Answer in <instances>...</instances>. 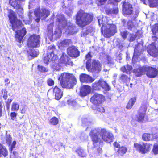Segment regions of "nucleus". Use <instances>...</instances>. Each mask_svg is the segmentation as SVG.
I'll use <instances>...</instances> for the list:
<instances>
[{
  "label": "nucleus",
  "mask_w": 158,
  "mask_h": 158,
  "mask_svg": "<svg viewBox=\"0 0 158 158\" xmlns=\"http://www.w3.org/2000/svg\"><path fill=\"white\" fill-rule=\"evenodd\" d=\"M75 22L79 27L83 28L90 24L93 20V14L80 10L75 15Z\"/></svg>",
  "instance_id": "1"
},
{
  "label": "nucleus",
  "mask_w": 158,
  "mask_h": 158,
  "mask_svg": "<svg viewBox=\"0 0 158 158\" xmlns=\"http://www.w3.org/2000/svg\"><path fill=\"white\" fill-rule=\"evenodd\" d=\"M58 80L60 81L61 85L63 88H72L77 83V80L74 75L67 73L61 74Z\"/></svg>",
  "instance_id": "2"
},
{
  "label": "nucleus",
  "mask_w": 158,
  "mask_h": 158,
  "mask_svg": "<svg viewBox=\"0 0 158 158\" xmlns=\"http://www.w3.org/2000/svg\"><path fill=\"white\" fill-rule=\"evenodd\" d=\"M101 31L105 37L109 38L117 32L116 26L113 24H103L101 27Z\"/></svg>",
  "instance_id": "3"
},
{
  "label": "nucleus",
  "mask_w": 158,
  "mask_h": 158,
  "mask_svg": "<svg viewBox=\"0 0 158 158\" xmlns=\"http://www.w3.org/2000/svg\"><path fill=\"white\" fill-rule=\"evenodd\" d=\"M8 16L10 23L11 25V28L13 31H15L16 27H22L23 25L22 21L17 19L15 12L12 10L10 9L8 10Z\"/></svg>",
  "instance_id": "4"
},
{
  "label": "nucleus",
  "mask_w": 158,
  "mask_h": 158,
  "mask_svg": "<svg viewBox=\"0 0 158 158\" xmlns=\"http://www.w3.org/2000/svg\"><path fill=\"white\" fill-rule=\"evenodd\" d=\"M102 65L99 61L89 59L86 63V68L89 72H99L101 70Z\"/></svg>",
  "instance_id": "5"
},
{
  "label": "nucleus",
  "mask_w": 158,
  "mask_h": 158,
  "mask_svg": "<svg viewBox=\"0 0 158 158\" xmlns=\"http://www.w3.org/2000/svg\"><path fill=\"white\" fill-rule=\"evenodd\" d=\"M40 35L33 34L29 36L27 39V45L28 48L39 47L40 44Z\"/></svg>",
  "instance_id": "6"
},
{
  "label": "nucleus",
  "mask_w": 158,
  "mask_h": 158,
  "mask_svg": "<svg viewBox=\"0 0 158 158\" xmlns=\"http://www.w3.org/2000/svg\"><path fill=\"white\" fill-rule=\"evenodd\" d=\"M92 89L95 91H100L101 89L106 91H109L111 89L110 87L106 82L102 79H100L93 83L92 85Z\"/></svg>",
  "instance_id": "7"
},
{
  "label": "nucleus",
  "mask_w": 158,
  "mask_h": 158,
  "mask_svg": "<svg viewBox=\"0 0 158 158\" xmlns=\"http://www.w3.org/2000/svg\"><path fill=\"white\" fill-rule=\"evenodd\" d=\"M147 109V105L144 103H142L137 111L135 115L136 121L139 123H143L144 120Z\"/></svg>",
  "instance_id": "8"
},
{
  "label": "nucleus",
  "mask_w": 158,
  "mask_h": 158,
  "mask_svg": "<svg viewBox=\"0 0 158 158\" xmlns=\"http://www.w3.org/2000/svg\"><path fill=\"white\" fill-rule=\"evenodd\" d=\"M152 145L147 143L142 142V144L135 143L134 144V147L137 150L142 154H145L149 152Z\"/></svg>",
  "instance_id": "9"
},
{
  "label": "nucleus",
  "mask_w": 158,
  "mask_h": 158,
  "mask_svg": "<svg viewBox=\"0 0 158 158\" xmlns=\"http://www.w3.org/2000/svg\"><path fill=\"white\" fill-rule=\"evenodd\" d=\"M90 101L93 105L98 106L105 101V97L102 94L95 93L91 97Z\"/></svg>",
  "instance_id": "10"
},
{
  "label": "nucleus",
  "mask_w": 158,
  "mask_h": 158,
  "mask_svg": "<svg viewBox=\"0 0 158 158\" xmlns=\"http://www.w3.org/2000/svg\"><path fill=\"white\" fill-rule=\"evenodd\" d=\"M97 132V130L94 129L91 130L89 133V135L92 142L93 148L97 147L98 144H100L101 143V139L98 137Z\"/></svg>",
  "instance_id": "11"
},
{
  "label": "nucleus",
  "mask_w": 158,
  "mask_h": 158,
  "mask_svg": "<svg viewBox=\"0 0 158 158\" xmlns=\"http://www.w3.org/2000/svg\"><path fill=\"white\" fill-rule=\"evenodd\" d=\"M100 135L103 141L108 143L112 142L114 138L113 134L108 132L105 128H102L100 130Z\"/></svg>",
  "instance_id": "12"
},
{
  "label": "nucleus",
  "mask_w": 158,
  "mask_h": 158,
  "mask_svg": "<svg viewBox=\"0 0 158 158\" xmlns=\"http://www.w3.org/2000/svg\"><path fill=\"white\" fill-rule=\"evenodd\" d=\"M146 74L149 78H153L156 77L158 75V69L156 66L152 67L150 66H146Z\"/></svg>",
  "instance_id": "13"
},
{
  "label": "nucleus",
  "mask_w": 158,
  "mask_h": 158,
  "mask_svg": "<svg viewBox=\"0 0 158 158\" xmlns=\"http://www.w3.org/2000/svg\"><path fill=\"white\" fill-rule=\"evenodd\" d=\"M27 33L26 29L23 28L21 29L15 31V40L19 43H23V38Z\"/></svg>",
  "instance_id": "14"
},
{
  "label": "nucleus",
  "mask_w": 158,
  "mask_h": 158,
  "mask_svg": "<svg viewBox=\"0 0 158 158\" xmlns=\"http://www.w3.org/2000/svg\"><path fill=\"white\" fill-rule=\"evenodd\" d=\"M122 11L124 15H130L133 12L132 5L129 3L124 2L122 5Z\"/></svg>",
  "instance_id": "15"
},
{
  "label": "nucleus",
  "mask_w": 158,
  "mask_h": 158,
  "mask_svg": "<svg viewBox=\"0 0 158 158\" xmlns=\"http://www.w3.org/2000/svg\"><path fill=\"white\" fill-rule=\"evenodd\" d=\"M21 0H9V3L14 9L16 10V12L18 15L23 13V9L21 5L18 3V2Z\"/></svg>",
  "instance_id": "16"
},
{
  "label": "nucleus",
  "mask_w": 158,
  "mask_h": 158,
  "mask_svg": "<svg viewBox=\"0 0 158 158\" xmlns=\"http://www.w3.org/2000/svg\"><path fill=\"white\" fill-rule=\"evenodd\" d=\"M67 53L70 57L76 58L80 56V52L74 46H71L68 48Z\"/></svg>",
  "instance_id": "17"
},
{
  "label": "nucleus",
  "mask_w": 158,
  "mask_h": 158,
  "mask_svg": "<svg viewBox=\"0 0 158 158\" xmlns=\"http://www.w3.org/2000/svg\"><path fill=\"white\" fill-rule=\"evenodd\" d=\"M64 26L63 28H66L68 34L73 35L77 32L76 30V27L72 24L71 22H68L66 25H65Z\"/></svg>",
  "instance_id": "18"
},
{
  "label": "nucleus",
  "mask_w": 158,
  "mask_h": 158,
  "mask_svg": "<svg viewBox=\"0 0 158 158\" xmlns=\"http://www.w3.org/2000/svg\"><path fill=\"white\" fill-rule=\"evenodd\" d=\"M79 78L81 82L83 83H91L94 80V79L91 76L85 73L81 74L80 75Z\"/></svg>",
  "instance_id": "19"
},
{
  "label": "nucleus",
  "mask_w": 158,
  "mask_h": 158,
  "mask_svg": "<svg viewBox=\"0 0 158 158\" xmlns=\"http://www.w3.org/2000/svg\"><path fill=\"white\" fill-rule=\"evenodd\" d=\"M53 94L55 96V99L56 100H59L63 95V91L57 85L53 88Z\"/></svg>",
  "instance_id": "20"
},
{
  "label": "nucleus",
  "mask_w": 158,
  "mask_h": 158,
  "mask_svg": "<svg viewBox=\"0 0 158 158\" xmlns=\"http://www.w3.org/2000/svg\"><path fill=\"white\" fill-rule=\"evenodd\" d=\"M147 51L148 53L151 56L156 57L158 55V50L155 45L151 44L148 48Z\"/></svg>",
  "instance_id": "21"
},
{
  "label": "nucleus",
  "mask_w": 158,
  "mask_h": 158,
  "mask_svg": "<svg viewBox=\"0 0 158 158\" xmlns=\"http://www.w3.org/2000/svg\"><path fill=\"white\" fill-rule=\"evenodd\" d=\"M91 91V87L88 85L82 86L81 88L80 94L81 96L84 97L90 93Z\"/></svg>",
  "instance_id": "22"
},
{
  "label": "nucleus",
  "mask_w": 158,
  "mask_h": 158,
  "mask_svg": "<svg viewBox=\"0 0 158 158\" xmlns=\"http://www.w3.org/2000/svg\"><path fill=\"white\" fill-rule=\"evenodd\" d=\"M127 148L124 146H122L118 148L115 153V155L116 156H123L127 151Z\"/></svg>",
  "instance_id": "23"
},
{
  "label": "nucleus",
  "mask_w": 158,
  "mask_h": 158,
  "mask_svg": "<svg viewBox=\"0 0 158 158\" xmlns=\"http://www.w3.org/2000/svg\"><path fill=\"white\" fill-rule=\"evenodd\" d=\"M146 66H140L133 70L136 76L140 77L143 75V73L146 72Z\"/></svg>",
  "instance_id": "24"
},
{
  "label": "nucleus",
  "mask_w": 158,
  "mask_h": 158,
  "mask_svg": "<svg viewBox=\"0 0 158 158\" xmlns=\"http://www.w3.org/2000/svg\"><path fill=\"white\" fill-rule=\"evenodd\" d=\"M57 21L59 23H62V27L64 28V26L66 25L68 22L67 21L64 16L63 15H60L57 16Z\"/></svg>",
  "instance_id": "25"
},
{
  "label": "nucleus",
  "mask_w": 158,
  "mask_h": 158,
  "mask_svg": "<svg viewBox=\"0 0 158 158\" xmlns=\"http://www.w3.org/2000/svg\"><path fill=\"white\" fill-rule=\"evenodd\" d=\"M60 63L64 64L65 65L70 64L68 56L65 53H63L59 60Z\"/></svg>",
  "instance_id": "26"
},
{
  "label": "nucleus",
  "mask_w": 158,
  "mask_h": 158,
  "mask_svg": "<svg viewBox=\"0 0 158 158\" xmlns=\"http://www.w3.org/2000/svg\"><path fill=\"white\" fill-rule=\"evenodd\" d=\"M137 100V97H132L128 101L126 106L127 109L129 110L132 108L133 106L135 104Z\"/></svg>",
  "instance_id": "27"
},
{
  "label": "nucleus",
  "mask_w": 158,
  "mask_h": 158,
  "mask_svg": "<svg viewBox=\"0 0 158 158\" xmlns=\"http://www.w3.org/2000/svg\"><path fill=\"white\" fill-rule=\"evenodd\" d=\"M8 155V151L2 145L0 144V157L2 155L6 157Z\"/></svg>",
  "instance_id": "28"
},
{
  "label": "nucleus",
  "mask_w": 158,
  "mask_h": 158,
  "mask_svg": "<svg viewBox=\"0 0 158 158\" xmlns=\"http://www.w3.org/2000/svg\"><path fill=\"white\" fill-rule=\"evenodd\" d=\"M120 79L121 81L124 83L129 82L130 80V77L124 74H122L120 77Z\"/></svg>",
  "instance_id": "29"
},
{
  "label": "nucleus",
  "mask_w": 158,
  "mask_h": 158,
  "mask_svg": "<svg viewBox=\"0 0 158 158\" xmlns=\"http://www.w3.org/2000/svg\"><path fill=\"white\" fill-rule=\"evenodd\" d=\"M76 152L78 154V156L80 157H84L86 156L84 150L81 148H77L76 150Z\"/></svg>",
  "instance_id": "30"
},
{
  "label": "nucleus",
  "mask_w": 158,
  "mask_h": 158,
  "mask_svg": "<svg viewBox=\"0 0 158 158\" xmlns=\"http://www.w3.org/2000/svg\"><path fill=\"white\" fill-rule=\"evenodd\" d=\"M59 122L58 118L55 116L52 117L50 120V124L53 125H56Z\"/></svg>",
  "instance_id": "31"
},
{
  "label": "nucleus",
  "mask_w": 158,
  "mask_h": 158,
  "mask_svg": "<svg viewBox=\"0 0 158 158\" xmlns=\"http://www.w3.org/2000/svg\"><path fill=\"white\" fill-rule=\"evenodd\" d=\"M19 105L16 102H13L11 105V110L12 111H17L19 110Z\"/></svg>",
  "instance_id": "32"
},
{
  "label": "nucleus",
  "mask_w": 158,
  "mask_h": 158,
  "mask_svg": "<svg viewBox=\"0 0 158 158\" xmlns=\"http://www.w3.org/2000/svg\"><path fill=\"white\" fill-rule=\"evenodd\" d=\"M41 16H44L45 18H46L49 15L50 13L49 11L47 9L45 8L42 9Z\"/></svg>",
  "instance_id": "33"
},
{
  "label": "nucleus",
  "mask_w": 158,
  "mask_h": 158,
  "mask_svg": "<svg viewBox=\"0 0 158 158\" xmlns=\"http://www.w3.org/2000/svg\"><path fill=\"white\" fill-rule=\"evenodd\" d=\"M94 148V154L97 156L100 155L102 153V148L100 147Z\"/></svg>",
  "instance_id": "34"
},
{
  "label": "nucleus",
  "mask_w": 158,
  "mask_h": 158,
  "mask_svg": "<svg viewBox=\"0 0 158 158\" xmlns=\"http://www.w3.org/2000/svg\"><path fill=\"white\" fill-rule=\"evenodd\" d=\"M34 13L36 17H42V12L41 11V10L39 7L35 9L34 11Z\"/></svg>",
  "instance_id": "35"
},
{
  "label": "nucleus",
  "mask_w": 158,
  "mask_h": 158,
  "mask_svg": "<svg viewBox=\"0 0 158 158\" xmlns=\"http://www.w3.org/2000/svg\"><path fill=\"white\" fill-rule=\"evenodd\" d=\"M62 63H60V61L57 63H55L53 65V68L56 70H59L61 69Z\"/></svg>",
  "instance_id": "36"
},
{
  "label": "nucleus",
  "mask_w": 158,
  "mask_h": 158,
  "mask_svg": "<svg viewBox=\"0 0 158 158\" xmlns=\"http://www.w3.org/2000/svg\"><path fill=\"white\" fill-rule=\"evenodd\" d=\"M61 30L59 28H56L54 32V34L55 37L57 38H60L61 35Z\"/></svg>",
  "instance_id": "37"
},
{
  "label": "nucleus",
  "mask_w": 158,
  "mask_h": 158,
  "mask_svg": "<svg viewBox=\"0 0 158 158\" xmlns=\"http://www.w3.org/2000/svg\"><path fill=\"white\" fill-rule=\"evenodd\" d=\"M152 31L153 35H156L157 32L158 31V24H155L153 26Z\"/></svg>",
  "instance_id": "38"
},
{
  "label": "nucleus",
  "mask_w": 158,
  "mask_h": 158,
  "mask_svg": "<svg viewBox=\"0 0 158 158\" xmlns=\"http://www.w3.org/2000/svg\"><path fill=\"white\" fill-rule=\"evenodd\" d=\"M56 49V46L55 45H51L49 46L48 48V51L52 50L51 52L48 53L50 54L51 57H52V53H54V51Z\"/></svg>",
  "instance_id": "39"
},
{
  "label": "nucleus",
  "mask_w": 158,
  "mask_h": 158,
  "mask_svg": "<svg viewBox=\"0 0 158 158\" xmlns=\"http://www.w3.org/2000/svg\"><path fill=\"white\" fill-rule=\"evenodd\" d=\"M50 54L47 53L46 55L44 56L43 58L44 62L46 64H48L50 60Z\"/></svg>",
  "instance_id": "40"
},
{
  "label": "nucleus",
  "mask_w": 158,
  "mask_h": 158,
  "mask_svg": "<svg viewBox=\"0 0 158 158\" xmlns=\"http://www.w3.org/2000/svg\"><path fill=\"white\" fill-rule=\"evenodd\" d=\"M38 70L41 73L46 72H47V70L46 68L42 66L38 65L37 66Z\"/></svg>",
  "instance_id": "41"
},
{
  "label": "nucleus",
  "mask_w": 158,
  "mask_h": 158,
  "mask_svg": "<svg viewBox=\"0 0 158 158\" xmlns=\"http://www.w3.org/2000/svg\"><path fill=\"white\" fill-rule=\"evenodd\" d=\"M29 53L30 56L33 57H35L37 56L38 55L37 52L34 49L30 50Z\"/></svg>",
  "instance_id": "42"
},
{
  "label": "nucleus",
  "mask_w": 158,
  "mask_h": 158,
  "mask_svg": "<svg viewBox=\"0 0 158 158\" xmlns=\"http://www.w3.org/2000/svg\"><path fill=\"white\" fill-rule=\"evenodd\" d=\"M152 151L155 155L158 154V145L156 144H154L152 149Z\"/></svg>",
  "instance_id": "43"
},
{
  "label": "nucleus",
  "mask_w": 158,
  "mask_h": 158,
  "mask_svg": "<svg viewBox=\"0 0 158 158\" xmlns=\"http://www.w3.org/2000/svg\"><path fill=\"white\" fill-rule=\"evenodd\" d=\"M47 32L48 35L52 36L53 35V28L52 27L48 26L47 27Z\"/></svg>",
  "instance_id": "44"
},
{
  "label": "nucleus",
  "mask_w": 158,
  "mask_h": 158,
  "mask_svg": "<svg viewBox=\"0 0 158 158\" xmlns=\"http://www.w3.org/2000/svg\"><path fill=\"white\" fill-rule=\"evenodd\" d=\"M127 27L128 29L131 30L133 27V24L132 21H129L127 23Z\"/></svg>",
  "instance_id": "45"
},
{
  "label": "nucleus",
  "mask_w": 158,
  "mask_h": 158,
  "mask_svg": "<svg viewBox=\"0 0 158 158\" xmlns=\"http://www.w3.org/2000/svg\"><path fill=\"white\" fill-rule=\"evenodd\" d=\"M12 100L11 99H8L5 102L7 108V109L9 110L10 109V103L12 101Z\"/></svg>",
  "instance_id": "46"
},
{
  "label": "nucleus",
  "mask_w": 158,
  "mask_h": 158,
  "mask_svg": "<svg viewBox=\"0 0 158 158\" xmlns=\"http://www.w3.org/2000/svg\"><path fill=\"white\" fill-rule=\"evenodd\" d=\"M128 33L127 31H125L122 32L120 33V35L122 38L124 40H126L127 38Z\"/></svg>",
  "instance_id": "47"
},
{
  "label": "nucleus",
  "mask_w": 158,
  "mask_h": 158,
  "mask_svg": "<svg viewBox=\"0 0 158 158\" xmlns=\"http://www.w3.org/2000/svg\"><path fill=\"white\" fill-rule=\"evenodd\" d=\"M16 111H12L11 112L10 116L12 120H14L17 115V114L15 112Z\"/></svg>",
  "instance_id": "48"
},
{
  "label": "nucleus",
  "mask_w": 158,
  "mask_h": 158,
  "mask_svg": "<svg viewBox=\"0 0 158 158\" xmlns=\"http://www.w3.org/2000/svg\"><path fill=\"white\" fill-rule=\"evenodd\" d=\"M52 57L51 58V60L52 62H55L56 60H57L58 59V56L57 55L54 54V53H52Z\"/></svg>",
  "instance_id": "49"
},
{
  "label": "nucleus",
  "mask_w": 158,
  "mask_h": 158,
  "mask_svg": "<svg viewBox=\"0 0 158 158\" xmlns=\"http://www.w3.org/2000/svg\"><path fill=\"white\" fill-rule=\"evenodd\" d=\"M137 37V35L136 34L133 35L131 34V36L129 38V41L130 42H132L135 40L136 38Z\"/></svg>",
  "instance_id": "50"
},
{
  "label": "nucleus",
  "mask_w": 158,
  "mask_h": 158,
  "mask_svg": "<svg viewBox=\"0 0 158 158\" xmlns=\"http://www.w3.org/2000/svg\"><path fill=\"white\" fill-rule=\"evenodd\" d=\"M48 85L49 86H52L54 84V81L51 79H48L47 81Z\"/></svg>",
  "instance_id": "51"
},
{
  "label": "nucleus",
  "mask_w": 158,
  "mask_h": 158,
  "mask_svg": "<svg viewBox=\"0 0 158 158\" xmlns=\"http://www.w3.org/2000/svg\"><path fill=\"white\" fill-rule=\"evenodd\" d=\"M96 110L99 112L103 113L105 112L104 107L102 106H98L96 108Z\"/></svg>",
  "instance_id": "52"
},
{
  "label": "nucleus",
  "mask_w": 158,
  "mask_h": 158,
  "mask_svg": "<svg viewBox=\"0 0 158 158\" xmlns=\"http://www.w3.org/2000/svg\"><path fill=\"white\" fill-rule=\"evenodd\" d=\"M98 2V5H103L107 1V0H96Z\"/></svg>",
  "instance_id": "53"
},
{
  "label": "nucleus",
  "mask_w": 158,
  "mask_h": 158,
  "mask_svg": "<svg viewBox=\"0 0 158 158\" xmlns=\"http://www.w3.org/2000/svg\"><path fill=\"white\" fill-rule=\"evenodd\" d=\"M92 56V55L91 54V52H89L85 56V59L88 60L89 59H91Z\"/></svg>",
  "instance_id": "54"
},
{
  "label": "nucleus",
  "mask_w": 158,
  "mask_h": 158,
  "mask_svg": "<svg viewBox=\"0 0 158 158\" xmlns=\"http://www.w3.org/2000/svg\"><path fill=\"white\" fill-rule=\"evenodd\" d=\"M112 9V14H117L118 12V9L117 8H113Z\"/></svg>",
  "instance_id": "55"
},
{
  "label": "nucleus",
  "mask_w": 158,
  "mask_h": 158,
  "mask_svg": "<svg viewBox=\"0 0 158 158\" xmlns=\"http://www.w3.org/2000/svg\"><path fill=\"white\" fill-rule=\"evenodd\" d=\"M6 143L9 144H10L11 143L12 138L10 135H9L8 136L6 137Z\"/></svg>",
  "instance_id": "56"
},
{
  "label": "nucleus",
  "mask_w": 158,
  "mask_h": 158,
  "mask_svg": "<svg viewBox=\"0 0 158 158\" xmlns=\"http://www.w3.org/2000/svg\"><path fill=\"white\" fill-rule=\"evenodd\" d=\"M120 70L123 73H128V71H127L126 67L125 66L122 67L121 68Z\"/></svg>",
  "instance_id": "57"
},
{
  "label": "nucleus",
  "mask_w": 158,
  "mask_h": 158,
  "mask_svg": "<svg viewBox=\"0 0 158 158\" xmlns=\"http://www.w3.org/2000/svg\"><path fill=\"white\" fill-rule=\"evenodd\" d=\"M107 63L108 64H112V61L111 58L109 56H107Z\"/></svg>",
  "instance_id": "58"
},
{
  "label": "nucleus",
  "mask_w": 158,
  "mask_h": 158,
  "mask_svg": "<svg viewBox=\"0 0 158 158\" xmlns=\"http://www.w3.org/2000/svg\"><path fill=\"white\" fill-rule=\"evenodd\" d=\"M113 146L114 148H119L120 147V144L118 143L117 141H115L113 143Z\"/></svg>",
  "instance_id": "59"
},
{
  "label": "nucleus",
  "mask_w": 158,
  "mask_h": 158,
  "mask_svg": "<svg viewBox=\"0 0 158 158\" xmlns=\"http://www.w3.org/2000/svg\"><path fill=\"white\" fill-rule=\"evenodd\" d=\"M16 144V142L15 141H13L11 145V147L10 148V151H12L13 150V148H15V145Z\"/></svg>",
  "instance_id": "60"
},
{
  "label": "nucleus",
  "mask_w": 158,
  "mask_h": 158,
  "mask_svg": "<svg viewBox=\"0 0 158 158\" xmlns=\"http://www.w3.org/2000/svg\"><path fill=\"white\" fill-rule=\"evenodd\" d=\"M126 67V69L128 72L131 71L132 69V67L131 65L127 64V65Z\"/></svg>",
  "instance_id": "61"
},
{
  "label": "nucleus",
  "mask_w": 158,
  "mask_h": 158,
  "mask_svg": "<svg viewBox=\"0 0 158 158\" xmlns=\"http://www.w3.org/2000/svg\"><path fill=\"white\" fill-rule=\"evenodd\" d=\"M106 12L107 15H112V9H108L106 10Z\"/></svg>",
  "instance_id": "62"
},
{
  "label": "nucleus",
  "mask_w": 158,
  "mask_h": 158,
  "mask_svg": "<svg viewBox=\"0 0 158 158\" xmlns=\"http://www.w3.org/2000/svg\"><path fill=\"white\" fill-rule=\"evenodd\" d=\"M2 102H0V117L2 115Z\"/></svg>",
  "instance_id": "63"
},
{
  "label": "nucleus",
  "mask_w": 158,
  "mask_h": 158,
  "mask_svg": "<svg viewBox=\"0 0 158 158\" xmlns=\"http://www.w3.org/2000/svg\"><path fill=\"white\" fill-rule=\"evenodd\" d=\"M26 111V106H25L21 110V113L22 114H24L25 113Z\"/></svg>",
  "instance_id": "64"
}]
</instances>
